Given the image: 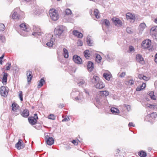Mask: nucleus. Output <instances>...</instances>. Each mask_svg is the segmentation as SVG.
<instances>
[{
    "mask_svg": "<svg viewBox=\"0 0 157 157\" xmlns=\"http://www.w3.org/2000/svg\"><path fill=\"white\" fill-rule=\"evenodd\" d=\"M65 27L63 25H60L58 26L55 29L54 31V35L56 37H59L62 34Z\"/></svg>",
    "mask_w": 157,
    "mask_h": 157,
    "instance_id": "obj_1",
    "label": "nucleus"
},
{
    "mask_svg": "<svg viewBox=\"0 0 157 157\" xmlns=\"http://www.w3.org/2000/svg\"><path fill=\"white\" fill-rule=\"evenodd\" d=\"M49 12L50 17L53 20L56 21L58 19L59 15L57 10L51 9L49 10Z\"/></svg>",
    "mask_w": 157,
    "mask_h": 157,
    "instance_id": "obj_2",
    "label": "nucleus"
},
{
    "mask_svg": "<svg viewBox=\"0 0 157 157\" xmlns=\"http://www.w3.org/2000/svg\"><path fill=\"white\" fill-rule=\"evenodd\" d=\"M20 10L19 8L15 9L12 13L11 16L12 18L16 21L21 19V17L19 14Z\"/></svg>",
    "mask_w": 157,
    "mask_h": 157,
    "instance_id": "obj_3",
    "label": "nucleus"
},
{
    "mask_svg": "<svg viewBox=\"0 0 157 157\" xmlns=\"http://www.w3.org/2000/svg\"><path fill=\"white\" fill-rule=\"evenodd\" d=\"M33 31L32 35L37 38H38L42 34L40 29L38 26H33Z\"/></svg>",
    "mask_w": 157,
    "mask_h": 157,
    "instance_id": "obj_4",
    "label": "nucleus"
},
{
    "mask_svg": "<svg viewBox=\"0 0 157 157\" xmlns=\"http://www.w3.org/2000/svg\"><path fill=\"white\" fill-rule=\"evenodd\" d=\"M157 116V114L156 112H153L150 114H148L145 117V120L153 123V121L154 120Z\"/></svg>",
    "mask_w": 157,
    "mask_h": 157,
    "instance_id": "obj_5",
    "label": "nucleus"
},
{
    "mask_svg": "<svg viewBox=\"0 0 157 157\" xmlns=\"http://www.w3.org/2000/svg\"><path fill=\"white\" fill-rule=\"evenodd\" d=\"M20 28L23 31L21 34H20L23 36H28V32L29 30V29L27 28L25 24L22 23L19 25Z\"/></svg>",
    "mask_w": 157,
    "mask_h": 157,
    "instance_id": "obj_6",
    "label": "nucleus"
},
{
    "mask_svg": "<svg viewBox=\"0 0 157 157\" xmlns=\"http://www.w3.org/2000/svg\"><path fill=\"white\" fill-rule=\"evenodd\" d=\"M151 43V41L149 40H146L143 41L141 45L142 47L144 49L149 48Z\"/></svg>",
    "mask_w": 157,
    "mask_h": 157,
    "instance_id": "obj_7",
    "label": "nucleus"
},
{
    "mask_svg": "<svg viewBox=\"0 0 157 157\" xmlns=\"http://www.w3.org/2000/svg\"><path fill=\"white\" fill-rule=\"evenodd\" d=\"M8 88L5 86H1L0 88V94L2 96L6 97L8 94Z\"/></svg>",
    "mask_w": 157,
    "mask_h": 157,
    "instance_id": "obj_8",
    "label": "nucleus"
},
{
    "mask_svg": "<svg viewBox=\"0 0 157 157\" xmlns=\"http://www.w3.org/2000/svg\"><path fill=\"white\" fill-rule=\"evenodd\" d=\"M95 100L94 104L97 107L99 108L100 105L103 104L104 102L102 101V99L101 98H97Z\"/></svg>",
    "mask_w": 157,
    "mask_h": 157,
    "instance_id": "obj_9",
    "label": "nucleus"
},
{
    "mask_svg": "<svg viewBox=\"0 0 157 157\" xmlns=\"http://www.w3.org/2000/svg\"><path fill=\"white\" fill-rule=\"evenodd\" d=\"M22 140L21 139H19L18 141L15 144V147L18 150H20L23 148L24 147V145L22 144Z\"/></svg>",
    "mask_w": 157,
    "mask_h": 157,
    "instance_id": "obj_10",
    "label": "nucleus"
},
{
    "mask_svg": "<svg viewBox=\"0 0 157 157\" xmlns=\"http://www.w3.org/2000/svg\"><path fill=\"white\" fill-rule=\"evenodd\" d=\"M73 59L75 63L78 64H81L82 62V59L77 55H75L73 56Z\"/></svg>",
    "mask_w": 157,
    "mask_h": 157,
    "instance_id": "obj_11",
    "label": "nucleus"
},
{
    "mask_svg": "<svg viewBox=\"0 0 157 157\" xmlns=\"http://www.w3.org/2000/svg\"><path fill=\"white\" fill-rule=\"evenodd\" d=\"M79 94V92L76 89H73L71 93V95L72 98L75 100L77 95Z\"/></svg>",
    "mask_w": 157,
    "mask_h": 157,
    "instance_id": "obj_12",
    "label": "nucleus"
},
{
    "mask_svg": "<svg viewBox=\"0 0 157 157\" xmlns=\"http://www.w3.org/2000/svg\"><path fill=\"white\" fill-rule=\"evenodd\" d=\"M84 98V96L83 95V92H79V94L76 97L75 101L78 102H81L83 101Z\"/></svg>",
    "mask_w": 157,
    "mask_h": 157,
    "instance_id": "obj_13",
    "label": "nucleus"
},
{
    "mask_svg": "<svg viewBox=\"0 0 157 157\" xmlns=\"http://www.w3.org/2000/svg\"><path fill=\"white\" fill-rule=\"evenodd\" d=\"M87 81L86 79H81L79 81L78 85L80 86L84 87L87 85Z\"/></svg>",
    "mask_w": 157,
    "mask_h": 157,
    "instance_id": "obj_14",
    "label": "nucleus"
},
{
    "mask_svg": "<svg viewBox=\"0 0 157 157\" xmlns=\"http://www.w3.org/2000/svg\"><path fill=\"white\" fill-rule=\"evenodd\" d=\"M94 86L97 89H101L104 87L105 85L102 81H99Z\"/></svg>",
    "mask_w": 157,
    "mask_h": 157,
    "instance_id": "obj_15",
    "label": "nucleus"
},
{
    "mask_svg": "<svg viewBox=\"0 0 157 157\" xmlns=\"http://www.w3.org/2000/svg\"><path fill=\"white\" fill-rule=\"evenodd\" d=\"M45 139L47 144L48 145H51L54 143V140L52 137H47V136L45 137Z\"/></svg>",
    "mask_w": 157,
    "mask_h": 157,
    "instance_id": "obj_16",
    "label": "nucleus"
},
{
    "mask_svg": "<svg viewBox=\"0 0 157 157\" xmlns=\"http://www.w3.org/2000/svg\"><path fill=\"white\" fill-rule=\"evenodd\" d=\"M136 59L137 62L143 64L144 63V60L142 56L140 54H138L136 56Z\"/></svg>",
    "mask_w": 157,
    "mask_h": 157,
    "instance_id": "obj_17",
    "label": "nucleus"
},
{
    "mask_svg": "<svg viewBox=\"0 0 157 157\" xmlns=\"http://www.w3.org/2000/svg\"><path fill=\"white\" fill-rule=\"evenodd\" d=\"M32 72L30 71H26V75L27 77L28 82L29 83L31 82L33 78V75H32Z\"/></svg>",
    "mask_w": 157,
    "mask_h": 157,
    "instance_id": "obj_18",
    "label": "nucleus"
},
{
    "mask_svg": "<svg viewBox=\"0 0 157 157\" xmlns=\"http://www.w3.org/2000/svg\"><path fill=\"white\" fill-rule=\"evenodd\" d=\"M115 25L117 26L120 27L122 25V22L118 18H113L112 19Z\"/></svg>",
    "mask_w": 157,
    "mask_h": 157,
    "instance_id": "obj_19",
    "label": "nucleus"
},
{
    "mask_svg": "<svg viewBox=\"0 0 157 157\" xmlns=\"http://www.w3.org/2000/svg\"><path fill=\"white\" fill-rule=\"evenodd\" d=\"M37 119L33 117H29L28 118L30 124L32 125L35 124L37 122Z\"/></svg>",
    "mask_w": 157,
    "mask_h": 157,
    "instance_id": "obj_20",
    "label": "nucleus"
},
{
    "mask_svg": "<svg viewBox=\"0 0 157 157\" xmlns=\"http://www.w3.org/2000/svg\"><path fill=\"white\" fill-rule=\"evenodd\" d=\"M73 34L75 36L79 38H82L83 36V34L79 32L77 30H74L72 32Z\"/></svg>",
    "mask_w": 157,
    "mask_h": 157,
    "instance_id": "obj_21",
    "label": "nucleus"
},
{
    "mask_svg": "<svg viewBox=\"0 0 157 157\" xmlns=\"http://www.w3.org/2000/svg\"><path fill=\"white\" fill-rule=\"evenodd\" d=\"M53 37V36H52V37L46 44V45L49 47H52L53 45L54 44V43L55 41V39Z\"/></svg>",
    "mask_w": 157,
    "mask_h": 157,
    "instance_id": "obj_22",
    "label": "nucleus"
},
{
    "mask_svg": "<svg viewBox=\"0 0 157 157\" xmlns=\"http://www.w3.org/2000/svg\"><path fill=\"white\" fill-rule=\"evenodd\" d=\"M87 69L90 71H93L94 68V63L91 61H89L87 65Z\"/></svg>",
    "mask_w": 157,
    "mask_h": 157,
    "instance_id": "obj_23",
    "label": "nucleus"
},
{
    "mask_svg": "<svg viewBox=\"0 0 157 157\" xmlns=\"http://www.w3.org/2000/svg\"><path fill=\"white\" fill-rule=\"evenodd\" d=\"M103 76L106 80L109 81L111 78L112 75L109 72H106L103 74Z\"/></svg>",
    "mask_w": 157,
    "mask_h": 157,
    "instance_id": "obj_24",
    "label": "nucleus"
},
{
    "mask_svg": "<svg viewBox=\"0 0 157 157\" xmlns=\"http://www.w3.org/2000/svg\"><path fill=\"white\" fill-rule=\"evenodd\" d=\"M12 109L13 111L17 112L18 110L19 106L15 103H13L12 105Z\"/></svg>",
    "mask_w": 157,
    "mask_h": 157,
    "instance_id": "obj_25",
    "label": "nucleus"
},
{
    "mask_svg": "<svg viewBox=\"0 0 157 157\" xmlns=\"http://www.w3.org/2000/svg\"><path fill=\"white\" fill-rule=\"evenodd\" d=\"M126 18L127 19L134 20L135 18L133 14L128 13L126 14Z\"/></svg>",
    "mask_w": 157,
    "mask_h": 157,
    "instance_id": "obj_26",
    "label": "nucleus"
},
{
    "mask_svg": "<svg viewBox=\"0 0 157 157\" xmlns=\"http://www.w3.org/2000/svg\"><path fill=\"white\" fill-rule=\"evenodd\" d=\"M99 77L97 76H94L91 78V81L93 83H97L99 80Z\"/></svg>",
    "mask_w": 157,
    "mask_h": 157,
    "instance_id": "obj_27",
    "label": "nucleus"
},
{
    "mask_svg": "<svg viewBox=\"0 0 157 157\" xmlns=\"http://www.w3.org/2000/svg\"><path fill=\"white\" fill-rule=\"evenodd\" d=\"M110 25L109 21L107 19L104 20L102 22V26L103 28L104 26H105L107 28H108Z\"/></svg>",
    "mask_w": 157,
    "mask_h": 157,
    "instance_id": "obj_28",
    "label": "nucleus"
},
{
    "mask_svg": "<svg viewBox=\"0 0 157 157\" xmlns=\"http://www.w3.org/2000/svg\"><path fill=\"white\" fill-rule=\"evenodd\" d=\"M3 75L2 79V82L4 84V83H6L7 82L8 74L7 73L5 72H3Z\"/></svg>",
    "mask_w": 157,
    "mask_h": 157,
    "instance_id": "obj_29",
    "label": "nucleus"
},
{
    "mask_svg": "<svg viewBox=\"0 0 157 157\" xmlns=\"http://www.w3.org/2000/svg\"><path fill=\"white\" fill-rule=\"evenodd\" d=\"M111 112L113 114H118L120 113V111L117 108L112 107L110 109Z\"/></svg>",
    "mask_w": 157,
    "mask_h": 157,
    "instance_id": "obj_30",
    "label": "nucleus"
},
{
    "mask_svg": "<svg viewBox=\"0 0 157 157\" xmlns=\"http://www.w3.org/2000/svg\"><path fill=\"white\" fill-rule=\"evenodd\" d=\"M100 94L101 97L105 98L109 95V93L107 90H104L100 91Z\"/></svg>",
    "mask_w": 157,
    "mask_h": 157,
    "instance_id": "obj_31",
    "label": "nucleus"
},
{
    "mask_svg": "<svg viewBox=\"0 0 157 157\" xmlns=\"http://www.w3.org/2000/svg\"><path fill=\"white\" fill-rule=\"evenodd\" d=\"M29 110L27 109H25L23 110L21 115L23 117H27L29 116Z\"/></svg>",
    "mask_w": 157,
    "mask_h": 157,
    "instance_id": "obj_32",
    "label": "nucleus"
},
{
    "mask_svg": "<svg viewBox=\"0 0 157 157\" xmlns=\"http://www.w3.org/2000/svg\"><path fill=\"white\" fill-rule=\"evenodd\" d=\"M105 57L106 59L109 61H110L113 59V57L109 53L108 54H107Z\"/></svg>",
    "mask_w": 157,
    "mask_h": 157,
    "instance_id": "obj_33",
    "label": "nucleus"
},
{
    "mask_svg": "<svg viewBox=\"0 0 157 157\" xmlns=\"http://www.w3.org/2000/svg\"><path fill=\"white\" fill-rule=\"evenodd\" d=\"M146 27V25L145 23H142L141 24L139 25V29L140 30V31H143L144 29Z\"/></svg>",
    "mask_w": 157,
    "mask_h": 157,
    "instance_id": "obj_34",
    "label": "nucleus"
},
{
    "mask_svg": "<svg viewBox=\"0 0 157 157\" xmlns=\"http://www.w3.org/2000/svg\"><path fill=\"white\" fill-rule=\"evenodd\" d=\"M45 82V80L43 78H41L38 84V87L40 88L43 85V84Z\"/></svg>",
    "mask_w": 157,
    "mask_h": 157,
    "instance_id": "obj_35",
    "label": "nucleus"
},
{
    "mask_svg": "<svg viewBox=\"0 0 157 157\" xmlns=\"http://www.w3.org/2000/svg\"><path fill=\"white\" fill-rule=\"evenodd\" d=\"M148 95L150 96L151 99L155 100H156L155 96L154 94L153 91H150L148 93Z\"/></svg>",
    "mask_w": 157,
    "mask_h": 157,
    "instance_id": "obj_36",
    "label": "nucleus"
},
{
    "mask_svg": "<svg viewBox=\"0 0 157 157\" xmlns=\"http://www.w3.org/2000/svg\"><path fill=\"white\" fill-rule=\"evenodd\" d=\"M63 56L66 58H67L68 57V51L66 48H64L63 49Z\"/></svg>",
    "mask_w": 157,
    "mask_h": 157,
    "instance_id": "obj_37",
    "label": "nucleus"
},
{
    "mask_svg": "<svg viewBox=\"0 0 157 157\" xmlns=\"http://www.w3.org/2000/svg\"><path fill=\"white\" fill-rule=\"evenodd\" d=\"M138 154L141 157H146L147 156L146 153L145 152L143 151L139 152Z\"/></svg>",
    "mask_w": 157,
    "mask_h": 157,
    "instance_id": "obj_38",
    "label": "nucleus"
},
{
    "mask_svg": "<svg viewBox=\"0 0 157 157\" xmlns=\"http://www.w3.org/2000/svg\"><path fill=\"white\" fill-rule=\"evenodd\" d=\"M101 56L98 54H97L96 56L95 60L98 63L101 62Z\"/></svg>",
    "mask_w": 157,
    "mask_h": 157,
    "instance_id": "obj_39",
    "label": "nucleus"
},
{
    "mask_svg": "<svg viewBox=\"0 0 157 157\" xmlns=\"http://www.w3.org/2000/svg\"><path fill=\"white\" fill-rule=\"evenodd\" d=\"M134 83V81L133 79H131L126 82V84L128 85H133Z\"/></svg>",
    "mask_w": 157,
    "mask_h": 157,
    "instance_id": "obj_40",
    "label": "nucleus"
},
{
    "mask_svg": "<svg viewBox=\"0 0 157 157\" xmlns=\"http://www.w3.org/2000/svg\"><path fill=\"white\" fill-rule=\"evenodd\" d=\"M94 14L95 17L97 18H99L100 16L99 15V11L98 10L95 9L94 10Z\"/></svg>",
    "mask_w": 157,
    "mask_h": 157,
    "instance_id": "obj_41",
    "label": "nucleus"
},
{
    "mask_svg": "<svg viewBox=\"0 0 157 157\" xmlns=\"http://www.w3.org/2000/svg\"><path fill=\"white\" fill-rule=\"evenodd\" d=\"M65 14L67 15H71L72 14V13L71 10L67 9L65 10Z\"/></svg>",
    "mask_w": 157,
    "mask_h": 157,
    "instance_id": "obj_42",
    "label": "nucleus"
},
{
    "mask_svg": "<svg viewBox=\"0 0 157 157\" xmlns=\"http://www.w3.org/2000/svg\"><path fill=\"white\" fill-rule=\"evenodd\" d=\"M6 27L4 25L0 23V31H3L5 29Z\"/></svg>",
    "mask_w": 157,
    "mask_h": 157,
    "instance_id": "obj_43",
    "label": "nucleus"
},
{
    "mask_svg": "<svg viewBox=\"0 0 157 157\" xmlns=\"http://www.w3.org/2000/svg\"><path fill=\"white\" fill-rule=\"evenodd\" d=\"M89 51L88 50H86L84 52V55L85 57L86 58V59H89V57H90L89 56V54L88 53Z\"/></svg>",
    "mask_w": 157,
    "mask_h": 157,
    "instance_id": "obj_44",
    "label": "nucleus"
},
{
    "mask_svg": "<svg viewBox=\"0 0 157 157\" xmlns=\"http://www.w3.org/2000/svg\"><path fill=\"white\" fill-rule=\"evenodd\" d=\"M48 118L49 119L54 120L55 119V116L52 114H51L48 116Z\"/></svg>",
    "mask_w": 157,
    "mask_h": 157,
    "instance_id": "obj_45",
    "label": "nucleus"
},
{
    "mask_svg": "<svg viewBox=\"0 0 157 157\" xmlns=\"http://www.w3.org/2000/svg\"><path fill=\"white\" fill-rule=\"evenodd\" d=\"M87 42L89 46L92 45V42H91L90 38L88 36L87 38Z\"/></svg>",
    "mask_w": 157,
    "mask_h": 157,
    "instance_id": "obj_46",
    "label": "nucleus"
},
{
    "mask_svg": "<svg viewBox=\"0 0 157 157\" xmlns=\"http://www.w3.org/2000/svg\"><path fill=\"white\" fill-rule=\"evenodd\" d=\"M129 52H134L135 51L134 48L132 46H130L129 47Z\"/></svg>",
    "mask_w": 157,
    "mask_h": 157,
    "instance_id": "obj_47",
    "label": "nucleus"
},
{
    "mask_svg": "<svg viewBox=\"0 0 157 157\" xmlns=\"http://www.w3.org/2000/svg\"><path fill=\"white\" fill-rule=\"evenodd\" d=\"M83 42L80 40H79L77 42V45L78 46H82L83 45Z\"/></svg>",
    "mask_w": 157,
    "mask_h": 157,
    "instance_id": "obj_48",
    "label": "nucleus"
},
{
    "mask_svg": "<svg viewBox=\"0 0 157 157\" xmlns=\"http://www.w3.org/2000/svg\"><path fill=\"white\" fill-rule=\"evenodd\" d=\"M19 96L20 100L21 101H23L22 92L21 91H19Z\"/></svg>",
    "mask_w": 157,
    "mask_h": 157,
    "instance_id": "obj_49",
    "label": "nucleus"
},
{
    "mask_svg": "<svg viewBox=\"0 0 157 157\" xmlns=\"http://www.w3.org/2000/svg\"><path fill=\"white\" fill-rule=\"evenodd\" d=\"M126 31L128 33L131 34L132 33V31L131 29L129 27H127L126 29Z\"/></svg>",
    "mask_w": 157,
    "mask_h": 157,
    "instance_id": "obj_50",
    "label": "nucleus"
},
{
    "mask_svg": "<svg viewBox=\"0 0 157 157\" xmlns=\"http://www.w3.org/2000/svg\"><path fill=\"white\" fill-rule=\"evenodd\" d=\"M124 107L127 109V111H129L130 110L131 107L130 105H127L126 104H125L124 105Z\"/></svg>",
    "mask_w": 157,
    "mask_h": 157,
    "instance_id": "obj_51",
    "label": "nucleus"
},
{
    "mask_svg": "<svg viewBox=\"0 0 157 157\" xmlns=\"http://www.w3.org/2000/svg\"><path fill=\"white\" fill-rule=\"evenodd\" d=\"M34 127L36 129H38V130L40 129L41 128V126L40 124H36V125Z\"/></svg>",
    "mask_w": 157,
    "mask_h": 157,
    "instance_id": "obj_52",
    "label": "nucleus"
},
{
    "mask_svg": "<svg viewBox=\"0 0 157 157\" xmlns=\"http://www.w3.org/2000/svg\"><path fill=\"white\" fill-rule=\"evenodd\" d=\"M0 39L3 42L5 41V37L2 35H0Z\"/></svg>",
    "mask_w": 157,
    "mask_h": 157,
    "instance_id": "obj_53",
    "label": "nucleus"
},
{
    "mask_svg": "<svg viewBox=\"0 0 157 157\" xmlns=\"http://www.w3.org/2000/svg\"><path fill=\"white\" fill-rule=\"evenodd\" d=\"M151 31L155 32H157V26L151 28Z\"/></svg>",
    "mask_w": 157,
    "mask_h": 157,
    "instance_id": "obj_54",
    "label": "nucleus"
},
{
    "mask_svg": "<svg viewBox=\"0 0 157 157\" xmlns=\"http://www.w3.org/2000/svg\"><path fill=\"white\" fill-rule=\"evenodd\" d=\"M126 75V73L124 72H123L119 75V76L121 78H123Z\"/></svg>",
    "mask_w": 157,
    "mask_h": 157,
    "instance_id": "obj_55",
    "label": "nucleus"
},
{
    "mask_svg": "<svg viewBox=\"0 0 157 157\" xmlns=\"http://www.w3.org/2000/svg\"><path fill=\"white\" fill-rule=\"evenodd\" d=\"M6 65H7L8 66L6 67V69L7 70H9L10 69V66H11V63H8L6 64Z\"/></svg>",
    "mask_w": 157,
    "mask_h": 157,
    "instance_id": "obj_56",
    "label": "nucleus"
},
{
    "mask_svg": "<svg viewBox=\"0 0 157 157\" xmlns=\"http://www.w3.org/2000/svg\"><path fill=\"white\" fill-rule=\"evenodd\" d=\"M70 120L69 118L67 117H65L62 120V121L63 122H64V121H69Z\"/></svg>",
    "mask_w": 157,
    "mask_h": 157,
    "instance_id": "obj_57",
    "label": "nucleus"
},
{
    "mask_svg": "<svg viewBox=\"0 0 157 157\" xmlns=\"http://www.w3.org/2000/svg\"><path fill=\"white\" fill-rule=\"evenodd\" d=\"M144 88V87H143V88H141V87L138 86L136 88V90L137 91H140L141 90H143Z\"/></svg>",
    "mask_w": 157,
    "mask_h": 157,
    "instance_id": "obj_58",
    "label": "nucleus"
},
{
    "mask_svg": "<svg viewBox=\"0 0 157 157\" xmlns=\"http://www.w3.org/2000/svg\"><path fill=\"white\" fill-rule=\"evenodd\" d=\"M128 126L129 127L131 126L134 127L135 124L132 122H130L128 124Z\"/></svg>",
    "mask_w": 157,
    "mask_h": 157,
    "instance_id": "obj_59",
    "label": "nucleus"
},
{
    "mask_svg": "<svg viewBox=\"0 0 157 157\" xmlns=\"http://www.w3.org/2000/svg\"><path fill=\"white\" fill-rule=\"evenodd\" d=\"M153 38L155 39H157V34L155 33L152 34Z\"/></svg>",
    "mask_w": 157,
    "mask_h": 157,
    "instance_id": "obj_60",
    "label": "nucleus"
},
{
    "mask_svg": "<svg viewBox=\"0 0 157 157\" xmlns=\"http://www.w3.org/2000/svg\"><path fill=\"white\" fill-rule=\"evenodd\" d=\"M72 143L74 144L75 145H78V143L77 142V141H76V140H73L72 141Z\"/></svg>",
    "mask_w": 157,
    "mask_h": 157,
    "instance_id": "obj_61",
    "label": "nucleus"
},
{
    "mask_svg": "<svg viewBox=\"0 0 157 157\" xmlns=\"http://www.w3.org/2000/svg\"><path fill=\"white\" fill-rule=\"evenodd\" d=\"M152 108L154 109H157V105H152Z\"/></svg>",
    "mask_w": 157,
    "mask_h": 157,
    "instance_id": "obj_62",
    "label": "nucleus"
},
{
    "mask_svg": "<svg viewBox=\"0 0 157 157\" xmlns=\"http://www.w3.org/2000/svg\"><path fill=\"white\" fill-rule=\"evenodd\" d=\"M152 105H151V104H146L147 107H149L151 109L152 108Z\"/></svg>",
    "mask_w": 157,
    "mask_h": 157,
    "instance_id": "obj_63",
    "label": "nucleus"
},
{
    "mask_svg": "<svg viewBox=\"0 0 157 157\" xmlns=\"http://www.w3.org/2000/svg\"><path fill=\"white\" fill-rule=\"evenodd\" d=\"M155 61L156 63H157V54L155 56Z\"/></svg>",
    "mask_w": 157,
    "mask_h": 157,
    "instance_id": "obj_64",
    "label": "nucleus"
}]
</instances>
